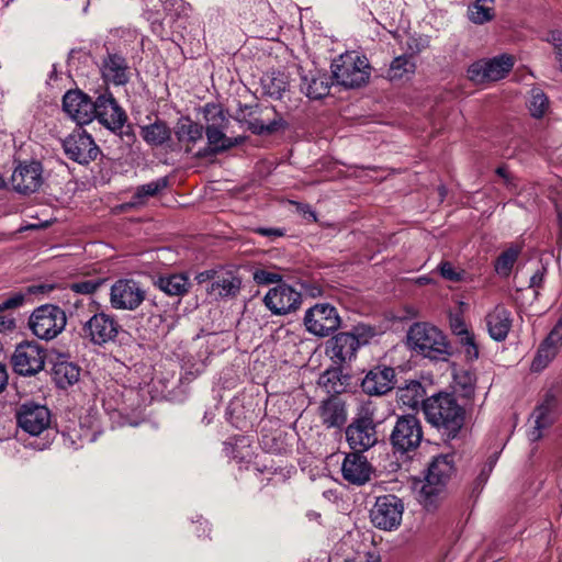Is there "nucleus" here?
<instances>
[{"label": "nucleus", "mask_w": 562, "mask_h": 562, "mask_svg": "<svg viewBox=\"0 0 562 562\" xmlns=\"http://www.w3.org/2000/svg\"><path fill=\"white\" fill-rule=\"evenodd\" d=\"M424 414L427 422L447 439L456 438L465 420V409L451 393L440 392L426 398Z\"/></svg>", "instance_id": "f257e3e1"}, {"label": "nucleus", "mask_w": 562, "mask_h": 562, "mask_svg": "<svg viewBox=\"0 0 562 562\" xmlns=\"http://www.w3.org/2000/svg\"><path fill=\"white\" fill-rule=\"evenodd\" d=\"M454 473V460L450 454L434 457L427 467L425 480L418 493L419 503L427 512H435L447 495V484Z\"/></svg>", "instance_id": "f03ea898"}, {"label": "nucleus", "mask_w": 562, "mask_h": 562, "mask_svg": "<svg viewBox=\"0 0 562 562\" xmlns=\"http://www.w3.org/2000/svg\"><path fill=\"white\" fill-rule=\"evenodd\" d=\"M407 341L416 352L431 360H447L452 353L442 331L427 323L413 324L407 333Z\"/></svg>", "instance_id": "7ed1b4c3"}, {"label": "nucleus", "mask_w": 562, "mask_h": 562, "mask_svg": "<svg viewBox=\"0 0 562 562\" xmlns=\"http://www.w3.org/2000/svg\"><path fill=\"white\" fill-rule=\"evenodd\" d=\"M374 413L372 402L363 403L358 408L356 417L346 427V440L352 452L363 453L378 442Z\"/></svg>", "instance_id": "20e7f679"}, {"label": "nucleus", "mask_w": 562, "mask_h": 562, "mask_svg": "<svg viewBox=\"0 0 562 562\" xmlns=\"http://www.w3.org/2000/svg\"><path fill=\"white\" fill-rule=\"evenodd\" d=\"M370 64L356 52L341 54L331 64L333 78L338 85L353 89L364 86L370 78Z\"/></svg>", "instance_id": "39448f33"}, {"label": "nucleus", "mask_w": 562, "mask_h": 562, "mask_svg": "<svg viewBox=\"0 0 562 562\" xmlns=\"http://www.w3.org/2000/svg\"><path fill=\"white\" fill-rule=\"evenodd\" d=\"M424 438L420 419L414 414L396 415L389 435L394 453L404 456L415 452Z\"/></svg>", "instance_id": "423d86ee"}, {"label": "nucleus", "mask_w": 562, "mask_h": 562, "mask_svg": "<svg viewBox=\"0 0 562 562\" xmlns=\"http://www.w3.org/2000/svg\"><path fill=\"white\" fill-rule=\"evenodd\" d=\"M237 120L246 123L247 128L255 135H270L288 127V123L274 106L239 105Z\"/></svg>", "instance_id": "0eeeda50"}, {"label": "nucleus", "mask_w": 562, "mask_h": 562, "mask_svg": "<svg viewBox=\"0 0 562 562\" xmlns=\"http://www.w3.org/2000/svg\"><path fill=\"white\" fill-rule=\"evenodd\" d=\"M66 323L65 312L52 304L35 308L29 318V327L32 333L44 340L57 337L64 330Z\"/></svg>", "instance_id": "6e6552de"}, {"label": "nucleus", "mask_w": 562, "mask_h": 562, "mask_svg": "<svg viewBox=\"0 0 562 562\" xmlns=\"http://www.w3.org/2000/svg\"><path fill=\"white\" fill-rule=\"evenodd\" d=\"M63 111L80 126L91 123L94 119L105 125L102 113L97 110V103L81 90H69L64 94Z\"/></svg>", "instance_id": "1a4fd4ad"}, {"label": "nucleus", "mask_w": 562, "mask_h": 562, "mask_svg": "<svg viewBox=\"0 0 562 562\" xmlns=\"http://www.w3.org/2000/svg\"><path fill=\"white\" fill-rule=\"evenodd\" d=\"M15 417L19 428L31 437L48 435L52 419L46 406L25 402L18 407Z\"/></svg>", "instance_id": "9d476101"}, {"label": "nucleus", "mask_w": 562, "mask_h": 562, "mask_svg": "<svg viewBox=\"0 0 562 562\" xmlns=\"http://www.w3.org/2000/svg\"><path fill=\"white\" fill-rule=\"evenodd\" d=\"M404 505L401 498L386 494L376 497L370 510V519L381 530L396 529L402 521Z\"/></svg>", "instance_id": "9b49d317"}, {"label": "nucleus", "mask_w": 562, "mask_h": 562, "mask_svg": "<svg viewBox=\"0 0 562 562\" xmlns=\"http://www.w3.org/2000/svg\"><path fill=\"white\" fill-rule=\"evenodd\" d=\"M514 63V57L508 54L481 59L470 65L468 77L476 83L501 80L512 70Z\"/></svg>", "instance_id": "f8f14e48"}, {"label": "nucleus", "mask_w": 562, "mask_h": 562, "mask_svg": "<svg viewBox=\"0 0 562 562\" xmlns=\"http://www.w3.org/2000/svg\"><path fill=\"white\" fill-rule=\"evenodd\" d=\"M340 317L336 307L328 303L316 304L308 308L304 316L306 329L318 337H327L340 326Z\"/></svg>", "instance_id": "ddd939ff"}, {"label": "nucleus", "mask_w": 562, "mask_h": 562, "mask_svg": "<svg viewBox=\"0 0 562 562\" xmlns=\"http://www.w3.org/2000/svg\"><path fill=\"white\" fill-rule=\"evenodd\" d=\"M46 352L34 341H25L16 346L12 355L14 371L24 376H31L44 369Z\"/></svg>", "instance_id": "4468645a"}, {"label": "nucleus", "mask_w": 562, "mask_h": 562, "mask_svg": "<svg viewBox=\"0 0 562 562\" xmlns=\"http://www.w3.org/2000/svg\"><path fill=\"white\" fill-rule=\"evenodd\" d=\"M263 303L273 315H288L300 308L302 295L301 292L282 282L266 293Z\"/></svg>", "instance_id": "2eb2a0df"}, {"label": "nucleus", "mask_w": 562, "mask_h": 562, "mask_svg": "<svg viewBox=\"0 0 562 562\" xmlns=\"http://www.w3.org/2000/svg\"><path fill=\"white\" fill-rule=\"evenodd\" d=\"M146 299V291L133 279H120L112 286L110 301L112 307L135 311Z\"/></svg>", "instance_id": "dca6fc26"}, {"label": "nucleus", "mask_w": 562, "mask_h": 562, "mask_svg": "<svg viewBox=\"0 0 562 562\" xmlns=\"http://www.w3.org/2000/svg\"><path fill=\"white\" fill-rule=\"evenodd\" d=\"M65 154L68 158L79 164H88L93 160L99 153V148L86 131L75 130L63 142Z\"/></svg>", "instance_id": "f3484780"}, {"label": "nucleus", "mask_w": 562, "mask_h": 562, "mask_svg": "<svg viewBox=\"0 0 562 562\" xmlns=\"http://www.w3.org/2000/svg\"><path fill=\"white\" fill-rule=\"evenodd\" d=\"M43 169L37 161L19 164L12 176L11 183L16 192L29 194L37 191L43 184Z\"/></svg>", "instance_id": "a211bd4d"}, {"label": "nucleus", "mask_w": 562, "mask_h": 562, "mask_svg": "<svg viewBox=\"0 0 562 562\" xmlns=\"http://www.w3.org/2000/svg\"><path fill=\"white\" fill-rule=\"evenodd\" d=\"M108 105L111 108V120L108 121V131L116 134L122 143L131 148L136 140L133 125L130 124L128 116L121 108L111 92L108 91Z\"/></svg>", "instance_id": "6ab92c4d"}, {"label": "nucleus", "mask_w": 562, "mask_h": 562, "mask_svg": "<svg viewBox=\"0 0 562 562\" xmlns=\"http://www.w3.org/2000/svg\"><path fill=\"white\" fill-rule=\"evenodd\" d=\"M395 385V371L391 367L376 366L361 382L362 391L368 395L381 396L392 391Z\"/></svg>", "instance_id": "aec40b11"}, {"label": "nucleus", "mask_w": 562, "mask_h": 562, "mask_svg": "<svg viewBox=\"0 0 562 562\" xmlns=\"http://www.w3.org/2000/svg\"><path fill=\"white\" fill-rule=\"evenodd\" d=\"M360 344L353 333H339L328 340L327 353L335 364L341 366L356 357Z\"/></svg>", "instance_id": "412c9836"}, {"label": "nucleus", "mask_w": 562, "mask_h": 562, "mask_svg": "<svg viewBox=\"0 0 562 562\" xmlns=\"http://www.w3.org/2000/svg\"><path fill=\"white\" fill-rule=\"evenodd\" d=\"M562 347V318L555 324L547 338L540 344L532 360V371L543 370L558 355Z\"/></svg>", "instance_id": "4be33fe9"}, {"label": "nucleus", "mask_w": 562, "mask_h": 562, "mask_svg": "<svg viewBox=\"0 0 562 562\" xmlns=\"http://www.w3.org/2000/svg\"><path fill=\"white\" fill-rule=\"evenodd\" d=\"M342 477L355 485H363L371 479L372 467L362 453H347L341 465Z\"/></svg>", "instance_id": "5701e85b"}, {"label": "nucleus", "mask_w": 562, "mask_h": 562, "mask_svg": "<svg viewBox=\"0 0 562 562\" xmlns=\"http://www.w3.org/2000/svg\"><path fill=\"white\" fill-rule=\"evenodd\" d=\"M490 337L495 341H504L513 326L512 312L503 304H497L485 316Z\"/></svg>", "instance_id": "b1692460"}, {"label": "nucleus", "mask_w": 562, "mask_h": 562, "mask_svg": "<svg viewBox=\"0 0 562 562\" xmlns=\"http://www.w3.org/2000/svg\"><path fill=\"white\" fill-rule=\"evenodd\" d=\"M318 414L322 424L327 428H342L348 419L346 403L335 395L322 401Z\"/></svg>", "instance_id": "393cba45"}, {"label": "nucleus", "mask_w": 562, "mask_h": 562, "mask_svg": "<svg viewBox=\"0 0 562 562\" xmlns=\"http://www.w3.org/2000/svg\"><path fill=\"white\" fill-rule=\"evenodd\" d=\"M241 288V279L231 270H220L216 279L206 286V292L214 299H233Z\"/></svg>", "instance_id": "a878e982"}, {"label": "nucleus", "mask_w": 562, "mask_h": 562, "mask_svg": "<svg viewBox=\"0 0 562 562\" xmlns=\"http://www.w3.org/2000/svg\"><path fill=\"white\" fill-rule=\"evenodd\" d=\"M226 130L227 128L215 127L214 125H206L205 134L209 147L204 148L203 150H200L198 153V156L204 157L209 153L218 154L244 143V136L227 137L225 135Z\"/></svg>", "instance_id": "bb28decb"}, {"label": "nucleus", "mask_w": 562, "mask_h": 562, "mask_svg": "<svg viewBox=\"0 0 562 562\" xmlns=\"http://www.w3.org/2000/svg\"><path fill=\"white\" fill-rule=\"evenodd\" d=\"M53 379L60 389H67L79 381L80 368L68 361L65 356H58L53 364Z\"/></svg>", "instance_id": "cd10ccee"}, {"label": "nucleus", "mask_w": 562, "mask_h": 562, "mask_svg": "<svg viewBox=\"0 0 562 562\" xmlns=\"http://www.w3.org/2000/svg\"><path fill=\"white\" fill-rule=\"evenodd\" d=\"M154 285L169 296H183L189 292L191 282L186 274L175 273L158 277Z\"/></svg>", "instance_id": "c85d7f7f"}, {"label": "nucleus", "mask_w": 562, "mask_h": 562, "mask_svg": "<svg viewBox=\"0 0 562 562\" xmlns=\"http://www.w3.org/2000/svg\"><path fill=\"white\" fill-rule=\"evenodd\" d=\"M350 381L349 374H344L340 367L326 370L318 380V384L323 386L327 393L338 395L344 393Z\"/></svg>", "instance_id": "c756f323"}, {"label": "nucleus", "mask_w": 562, "mask_h": 562, "mask_svg": "<svg viewBox=\"0 0 562 562\" xmlns=\"http://www.w3.org/2000/svg\"><path fill=\"white\" fill-rule=\"evenodd\" d=\"M108 80L115 86H125L131 80V67L125 57L119 54L108 55Z\"/></svg>", "instance_id": "7c9ffc66"}, {"label": "nucleus", "mask_w": 562, "mask_h": 562, "mask_svg": "<svg viewBox=\"0 0 562 562\" xmlns=\"http://www.w3.org/2000/svg\"><path fill=\"white\" fill-rule=\"evenodd\" d=\"M203 126L189 116H181L175 127V135L179 143L194 145L203 137Z\"/></svg>", "instance_id": "2f4dec72"}, {"label": "nucleus", "mask_w": 562, "mask_h": 562, "mask_svg": "<svg viewBox=\"0 0 562 562\" xmlns=\"http://www.w3.org/2000/svg\"><path fill=\"white\" fill-rule=\"evenodd\" d=\"M143 139L150 146H162L171 138V130L162 120H156L154 123L140 127Z\"/></svg>", "instance_id": "473e14b6"}, {"label": "nucleus", "mask_w": 562, "mask_h": 562, "mask_svg": "<svg viewBox=\"0 0 562 562\" xmlns=\"http://www.w3.org/2000/svg\"><path fill=\"white\" fill-rule=\"evenodd\" d=\"M426 391L418 381H409L405 386L397 390V401L403 406L416 408L419 404L424 406Z\"/></svg>", "instance_id": "72a5a7b5"}, {"label": "nucleus", "mask_w": 562, "mask_h": 562, "mask_svg": "<svg viewBox=\"0 0 562 562\" xmlns=\"http://www.w3.org/2000/svg\"><path fill=\"white\" fill-rule=\"evenodd\" d=\"M288 77L280 71L267 74L261 78V88L265 95L274 100H280L283 93L289 89Z\"/></svg>", "instance_id": "f704fd0d"}, {"label": "nucleus", "mask_w": 562, "mask_h": 562, "mask_svg": "<svg viewBox=\"0 0 562 562\" xmlns=\"http://www.w3.org/2000/svg\"><path fill=\"white\" fill-rule=\"evenodd\" d=\"M83 338L95 346L105 344V313L94 314L83 326Z\"/></svg>", "instance_id": "c9c22d12"}, {"label": "nucleus", "mask_w": 562, "mask_h": 562, "mask_svg": "<svg viewBox=\"0 0 562 562\" xmlns=\"http://www.w3.org/2000/svg\"><path fill=\"white\" fill-rule=\"evenodd\" d=\"M330 85L326 75L303 78L302 90L310 99H322L329 93Z\"/></svg>", "instance_id": "e433bc0d"}, {"label": "nucleus", "mask_w": 562, "mask_h": 562, "mask_svg": "<svg viewBox=\"0 0 562 562\" xmlns=\"http://www.w3.org/2000/svg\"><path fill=\"white\" fill-rule=\"evenodd\" d=\"M495 0H475L468 8V18L474 24H484L490 22L495 16L493 4Z\"/></svg>", "instance_id": "4c0bfd02"}, {"label": "nucleus", "mask_w": 562, "mask_h": 562, "mask_svg": "<svg viewBox=\"0 0 562 562\" xmlns=\"http://www.w3.org/2000/svg\"><path fill=\"white\" fill-rule=\"evenodd\" d=\"M24 294L15 293L0 303V333L11 330L15 326L14 318L8 314H4L3 312L5 310L21 306L24 302Z\"/></svg>", "instance_id": "58836bf2"}, {"label": "nucleus", "mask_w": 562, "mask_h": 562, "mask_svg": "<svg viewBox=\"0 0 562 562\" xmlns=\"http://www.w3.org/2000/svg\"><path fill=\"white\" fill-rule=\"evenodd\" d=\"M416 69V63L407 54L395 57L389 69L391 80L402 79L406 75H413Z\"/></svg>", "instance_id": "ea45409f"}, {"label": "nucleus", "mask_w": 562, "mask_h": 562, "mask_svg": "<svg viewBox=\"0 0 562 562\" xmlns=\"http://www.w3.org/2000/svg\"><path fill=\"white\" fill-rule=\"evenodd\" d=\"M555 397L552 394H547L544 401L532 413L535 424L540 427H549L553 423L552 411L555 407Z\"/></svg>", "instance_id": "a19ab883"}, {"label": "nucleus", "mask_w": 562, "mask_h": 562, "mask_svg": "<svg viewBox=\"0 0 562 562\" xmlns=\"http://www.w3.org/2000/svg\"><path fill=\"white\" fill-rule=\"evenodd\" d=\"M476 378L472 372L461 371L454 375L456 392L462 397L471 400L475 392Z\"/></svg>", "instance_id": "79ce46f5"}, {"label": "nucleus", "mask_w": 562, "mask_h": 562, "mask_svg": "<svg viewBox=\"0 0 562 562\" xmlns=\"http://www.w3.org/2000/svg\"><path fill=\"white\" fill-rule=\"evenodd\" d=\"M166 13L175 21H184L191 16L192 7L184 0H162Z\"/></svg>", "instance_id": "37998d69"}, {"label": "nucleus", "mask_w": 562, "mask_h": 562, "mask_svg": "<svg viewBox=\"0 0 562 562\" xmlns=\"http://www.w3.org/2000/svg\"><path fill=\"white\" fill-rule=\"evenodd\" d=\"M520 251L521 249L518 246L509 247L503 251L496 259L495 271L498 274L507 277L510 273Z\"/></svg>", "instance_id": "c03bdc74"}, {"label": "nucleus", "mask_w": 562, "mask_h": 562, "mask_svg": "<svg viewBox=\"0 0 562 562\" xmlns=\"http://www.w3.org/2000/svg\"><path fill=\"white\" fill-rule=\"evenodd\" d=\"M204 119L206 125H214L218 128H227L229 121L226 117L223 108L216 103H207L204 109Z\"/></svg>", "instance_id": "a18cd8bd"}, {"label": "nucleus", "mask_w": 562, "mask_h": 562, "mask_svg": "<svg viewBox=\"0 0 562 562\" xmlns=\"http://www.w3.org/2000/svg\"><path fill=\"white\" fill-rule=\"evenodd\" d=\"M168 186V179L166 177L159 178L155 181L138 186L134 193V200L136 203H142L145 199L155 196L159 191Z\"/></svg>", "instance_id": "49530a36"}, {"label": "nucleus", "mask_w": 562, "mask_h": 562, "mask_svg": "<svg viewBox=\"0 0 562 562\" xmlns=\"http://www.w3.org/2000/svg\"><path fill=\"white\" fill-rule=\"evenodd\" d=\"M548 98L541 90H532L529 109L533 117H542L548 108Z\"/></svg>", "instance_id": "de8ad7c7"}, {"label": "nucleus", "mask_w": 562, "mask_h": 562, "mask_svg": "<svg viewBox=\"0 0 562 562\" xmlns=\"http://www.w3.org/2000/svg\"><path fill=\"white\" fill-rule=\"evenodd\" d=\"M103 282L104 279L98 277L78 282H72L69 284V289L76 293L91 294L94 291H97V289H99L103 284Z\"/></svg>", "instance_id": "09e8293b"}, {"label": "nucleus", "mask_w": 562, "mask_h": 562, "mask_svg": "<svg viewBox=\"0 0 562 562\" xmlns=\"http://www.w3.org/2000/svg\"><path fill=\"white\" fill-rule=\"evenodd\" d=\"M440 276L452 282H462L464 281L465 271L464 270H457L451 262L449 261H442L438 266Z\"/></svg>", "instance_id": "8fccbe9b"}, {"label": "nucleus", "mask_w": 562, "mask_h": 562, "mask_svg": "<svg viewBox=\"0 0 562 562\" xmlns=\"http://www.w3.org/2000/svg\"><path fill=\"white\" fill-rule=\"evenodd\" d=\"M252 278L257 284H271V283H282V276L276 272L268 271L266 269H256L252 273Z\"/></svg>", "instance_id": "3c124183"}, {"label": "nucleus", "mask_w": 562, "mask_h": 562, "mask_svg": "<svg viewBox=\"0 0 562 562\" xmlns=\"http://www.w3.org/2000/svg\"><path fill=\"white\" fill-rule=\"evenodd\" d=\"M428 40L425 37H414L411 36L406 41V53L411 58L414 59L416 55L422 53L424 49L428 47Z\"/></svg>", "instance_id": "603ef678"}, {"label": "nucleus", "mask_w": 562, "mask_h": 562, "mask_svg": "<svg viewBox=\"0 0 562 562\" xmlns=\"http://www.w3.org/2000/svg\"><path fill=\"white\" fill-rule=\"evenodd\" d=\"M546 41L553 45L555 58L559 61L560 68L562 70V31H560V30L550 31Z\"/></svg>", "instance_id": "864d4df0"}, {"label": "nucleus", "mask_w": 562, "mask_h": 562, "mask_svg": "<svg viewBox=\"0 0 562 562\" xmlns=\"http://www.w3.org/2000/svg\"><path fill=\"white\" fill-rule=\"evenodd\" d=\"M460 344L464 348L465 356L469 360H476L479 358V347L473 333L464 336V338L460 340Z\"/></svg>", "instance_id": "5fc2aeb1"}, {"label": "nucleus", "mask_w": 562, "mask_h": 562, "mask_svg": "<svg viewBox=\"0 0 562 562\" xmlns=\"http://www.w3.org/2000/svg\"><path fill=\"white\" fill-rule=\"evenodd\" d=\"M450 326L452 333L459 337V340L471 334L462 318L457 317L452 319Z\"/></svg>", "instance_id": "6e6d98bb"}, {"label": "nucleus", "mask_w": 562, "mask_h": 562, "mask_svg": "<svg viewBox=\"0 0 562 562\" xmlns=\"http://www.w3.org/2000/svg\"><path fill=\"white\" fill-rule=\"evenodd\" d=\"M546 271V268L541 267L530 277L529 288L535 289L536 294L538 293L537 290L543 284Z\"/></svg>", "instance_id": "4d7b16f0"}, {"label": "nucleus", "mask_w": 562, "mask_h": 562, "mask_svg": "<svg viewBox=\"0 0 562 562\" xmlns=\"http://www.w3.org/2000/svg\"><path fill=\"white\" fill-rule=\"evenodd\" d=\"M256 234L261 236L269 237L271 239L282 237L284 235V229L282 228H273V227H257L254 229Z\"/></svg>", "instance_id": "13d9d810"}, {"label": "nucleus", "mask_w": 562, "mask_h": 562, "mask_svg": "<svg viewBox=\"0 0 562 562\" xmlns=\"http://www.w3.org/2000/svg\"><path fill=\"white\" fill-rule=\"evenodd\" d=\"M494 463H495L494 460H490L486 464H484V467L482 468V470L475 481L479 486H482L483 484L486 483V481L490 477V474L493 471Z\"/></svg>", "instance_id": "bf43d9fd"}, {"label": "nucleus", "mask_w": 562, "mask_h": 562, "mask_svg": "<svg viewBox=\"0 0 562 562\" xmlns=\"http://www.w3.org/2000/svg\"><path fill=\"white\" fill-rule=\"evenodd\" d=\"M218 271L217 270H205L199 272L195 276V280L199 284L209 283V285L216 279Z\"/></svg>", "instance_id": "052dcab7"}, {"label": "nucleus", "mask_w": 562, "mask_h": 562, "mask_svg": "<svg viewBox=\"0 0 562 562\" xmlns=\"http://www.w3.org/2000/svg\"><path fill=\"white\" fill-rule=\"evenodd\" d=\"M355 335L358 337L359 340L360 338L364 339L363 342H367V339L373 337L375 334L374 328L366 325H358L355 327Z\"/></svg>", "instance_id": "680f3d73"}, {"label": "nucleus", "mask_w": 562, "mask_h": 562, "mask_svg": "<svg viewBox=\"0 0 562 562\" xmlns=\"http://www.w3.org/2000/svg\"><path fill=\"white\" fill-rule=\"evenodd\" d=\"M195 533L198 537H207L209 533H210V524L207 520L205 519H199L196 522H195Z\"/></svg>", "instance_id": "e2e57ef3"}, {"label": "nucleus", "mask_w": 562, "mask_h": 562, "mask_svg": "<svg viewBox=\"0 0 562 562\" xmlns=\"http://www.w3.org/2000/svg\"><path fill=\"white\" fill-rule=\"evenodd\" d=\"M108 324L110 325V331L108 333V340L114 339L117 336L121 327L110 316H108Z\"/></svg>", "instance_id": "0e129e2a"}, {"label": "nucleus", "mask_w": 562, "mask_h": 562, "mask_svg": "<svg viewBox=\"0 0 562 562\" xmlns=\"http://www.w3.org/2000/svg\"><path fill=\"white\" fill-rule=\"evenodd\" d=\"M8 372L4 364L0 362V393L5 389L8 384Z\"/></svg>", "instance_id": "69168bd1"}, {"label": "nucleus", "mask_w": 562, "mask_h": 562, "mask_svg": "<svg viewBox=\"0 0 562 562\" xmlns=\"http://www.w3.org/2000/svg\"><path fill=\"white\" fill-rule=\"evenodd\" d=\"M546 427H540L539 425L535 424V427L532 428V430L529 431V440L530 441H537L539 440L541 437H542V429H544Z\"/></svg>", "instance_id": "338daca9"}, {"label": "nucleus", "mask_w": 562, "mask_h": 562, "mask_svg": "<svg viewBox=\"0 0 562 562\" xmlns=\"http://www.w3.org/2000/svg\"><path fill=\"white\" fill-rule=\"evenodd\" d=\"M496 173L504 179L506 184H510L512 177L505 166L497 167Z\"/></svg>", "instance_id": "774afa93"}]
</instances>
